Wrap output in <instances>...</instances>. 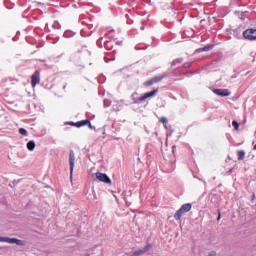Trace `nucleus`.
Here are the masks:
<instances>
[{
  "label": "nucleus",
  "mask_w": 256,
  "mask_h": 256,
  "mask_svg": "<svg viewBox=\"0 0 256 256\" xmlns=\"http://www.w3.org/2000/svg\"><path fill=\"white\" fill-rule=\"evenodd\" d=\"M180 210L183 211L184 213H189V211H191V204L187 203L182 205Z\"/></svg>",
  "instance_id": "obj_10"
},
{
  "label": "nucleus",
  "mask_w": 256,
  "mask_h": 256,
  "mask_svg": "<svg viewBox=\"0 0 256 256\" xmlns=\"http://www.w3.org/2000/svg\"><path fill=\"white\" fill-rule=\"evenodd\" d=\"M40 82H41V77L39 76V72L36 71V72L32 75V87H33V88L37 87V85H39Z\"/></svg>",
  "instance_id": "obj_7"
},
{
  "label": "nucleus",
  "mask_w": 256,
  "mask_h": 256,
  "mask_svg": "<svg viewBox=\"0 0 256 256\" xmlns=\"http://www.w3.org/2000/svg\"><path fill=\"white\" fill-rule=\"evenodd\" d=\"M220 219H221V215L218 216L217 221H219Z\"/></svg>",
  "instance_id": "obj_23"
},
{
  "label": "nucleus",
  "mask_w": 256,
  "mask_h": 256,
  "mask_svg": "<svg viewBox=\"0 0 256 256\" xmlns=\"http://www.w3.org/2000/svg\"><path fill=\"white\" fill-rule=\"evenodd\" d=\"M19 133L20 135H23L24 137H27L28 133L27 131L25 130V128H20L19 129Z\"/></svg>",
  "instance_id": "obj_15"
},
{
  "label": "nucleus",
  "mask_w": 256,
  "mask_h": 256,
  "mask_svg": "<svg viewBox=\"0 0 256 256\" xmlns=\"http://www.w3.org/2000/svg\"><path fill=\"white\" fill-rule=\"evenodd\" d=\"M179 63H183V59L178 58V59L174 60L172 65H179Z\"/></svg>",
  "instance_id": "obj_16"
},
{
  "label": "nucleus",
  "mask_w": 256,
  "mask_h": 256,
  "mask_svg": "<svg viewBox=\"0 0 256 256\" xmlns=\"http://www.w3.org/2000/svg\"><path fill=\"white\" fill-rule=\"evenodd\" d=\"M158 90H153L151 92H147L144 95L139 97V94L137 92H134L131 97L134 103H143V101H146V99H151V97H155L157 95Z\"/></svg>",
  "instance_id": "obj_1"
},
{
  "label": "nucleus",
  "mask_w": 256,
  "mask_h": 256,
  "mask_svg": "<svg viewBox=\"0 0 256 256\" xmlns=\"http://www.w3.org/2000/svg\"><path fill=\"white\" fill-rule=\"evenodd\" d=\"M211 49H213V45H208V46H205L202 51H211Z\"/></svg>",
  "instance_id": "obj_17"
},
{
  "label": "nucleus",
  "mask_w": 256,
  "mask_h": 256,
  "mask_svg": "<svg viewBox=\"0 0 256 256\" xmlns=\"http://www.w3.org/2000/svg\"><path fill=\"white\" fill-rule=\"evenodd\" d=\"M238 155V161H243V159H245V151L244 150H239L237 152Z\"/></svg>",
  "instance_id": "obj_12"
},
{
  "label": "nucleus",
  "mask_w": 256,
  "mask_h": 256,
  "mask_svg": "<svg viewBox=\"0 0 256 256\" xmlns=\"http://www.w3.org/2000/svg\"><path fill=\"white\" fill-rule=\"evenodd\" d=\"M69 165H70V179L73 177V170L75 169V152L73 150L69 153Z\"/></svg>",
  "instance_id": "obj_4"
},
{
  "label": "nucleus",
  "mask_w": 256,
  "mask_h": 256,
  "mask_svg": "<svg viewBox=\"0 0 256 256\" xmlns=\"http://www.w3.org/2000/svg\"><path fill=\"white\" fill-rule=\"evenodd\" d=\"M27 149L33 151L35 149V141L31 140L27 143Z\"/></svg>",
  "instance_id": "obj_13"
},
{
  "label": "nucleus",
  "mask_w": 256,
  "mask_h": 256,
  "mask_svg": "<svg viewBox=\"0 0 256 256\" xmlns=\"http://www.w3.org/2000/svg\"><path fill=\"white\" fill-rule=\"evenodd\" d=\"M160 121H161V123H167V119H166L165 117H162V118L160 119Z\"/></svg>",
  "instance_id": "obj_19"
},
{
  "label": "nucleus",
  "mask_w": 256,
  "mask_h": 256,
  "mask_svg": "<svg viewBox=\"0 0 256 256\" xmlns=\"http://www.w3.org/2000/svg\"><path fill=\"white\" fill-rule=\"evenodd\" d=\"M147 251H149V246H146L143 249L137 250L135 251L131 256H141V255H145V253H147Z\"/></svg>",
  "instance_id": "obj_9"
},
{
  "label": "nucleus",
  "mask_w": 256,
  "mask_h": 256,
  "mask_svg": "<svg viewBox=\"0 0 256 256\" xmlns=\"http://www.w3.org/2000/svg\"><path fill=\"white\" fill-rule=\"evenodd\" d=\"M89 124V120H82L80 122L77 123L78 127H83V125H87Z\"/></svg>",
  "instance_id": "obj_14"
},
{
  "label": "nucleus",
  "mask_w": 256,
  "mask_h": 256,
  "mask_svg": "<svg viewBox=\"0 0 256 256\" xmlns=\"http://www.w3.org/2000/svg\"><path fill=\"white\" fill-rule=\"evenodd\" d=\"M183 213H185L183 210H181V208L175 213L174 215V219L176 220H180L181 217H183Z\"/></svg>",
  "instance_id": "obj_11"
},
{
  "label": "nucleus",
  "mask_w": 256,
  "mask_h": 256,
  "mask_svg": "<svg viewBox=\"0 0 256 256\" xmlns=\"http://www.w3.org/2000/svg\"><path fill=\"white\" fill-rule=\"evenodd\" d=\"M92 177L93 181L97 179L98 181H101V183H106V185H111L112 183L111 178H109L105 173L97 172L93 174Z\"/></svg>",
  "instance_id": "obj_3"
},
{
  "label": "nucleus",
  "mask_w": 256,
  "mask_h": 256,
  "mask_svg": "<svg viewBox=\"0 0 256 256\" xmlns=\"http://www.w3.org/2000/svg\"><path fill=\"white\" fill-rule=\"evenodd\" d=\"M232 125H233L234 129H236V131L239 129V123L237 121H233Z\"/></svg>",
  "instance_id": "obj_18"
},
{
  "label": "nucleus",
  "mask_w": 256,
  "mask_h": 256,
  "mask_svg": "<svg viewBox=\"0 0 256 256\" xmlns=\"http://www.w3.org/2000/svg\"><path fill=\"white\" fill-rule=\"evenodd\" d=\"M243 35L245 39H248L249 41H255L256 29H247L244 31Z\"/></svg>",
  "instance_id": "obj_5"
},
{
  "label": "nucleus",
  "mask_w": 256,
  "mask_h": 256,
  "mask_svg": "<svg viewBox=\"0 0 256 256\" xmlns=\"http://www.w3.org/2000/svg\"><path fill=\"white\" fill-rule=\"evenodd\" d=\"M0 243H8L9 245H18V247L25 246V241L19 240L17 238H9L0 236Z\"/></svg>",
  "instance_id": "obj_2"
},
{
  "label": "nucleus",
  "mask_w": 256,
  "mask_h": 256,
  "mask_svg": "<svg viewBox=\"0 0 256 256\" xmlns=\"http://www.w3.org/2000/svg\"><path fill=\"white\" fill-rule=\"evenodd\" d=\"M254 151H256V144H254Z\"/></svg>",
  "instance_id": "obj_24"
},
{
  "label": "nucleus",
  "mask_w": 256,
  "mask_h": 256,
  "mask_svg": "<svg viewBox=\"0 0 256 256\" xmlns=\"http://www.w3.org/2000/svg\"><path fill=\"white\" fill-rule=\"evenodd\" d=\"M213 93L219 97H229V95H231L229 89H214Z\"/></svg>",
  "instance_id": "obj_6"
},
{
  "label": "nucleus",
  "mask_w": 256,
  "mask_h": 256,
  "mask_svg": "<svg viewBox=\"0 0 256 256\" xmlns=\"http://www.w3.org/2000/svg\"><path fill=\"white\" fill-rule=\"evenodd\" d=\"M64 37H68V32H65V33H64Z\"/></svg>",
  "instance_id": "obj_22"
},
{
  "label": "nucleus",
  "mask_w": 256,
  "mask_h": 256,
  "mask_svg": "<svg viewBox=\"0 0 256 256\" xmlns=\"http://www.w3.org/2000/svg\"><path fill=\"white\" fill-rule=\"evenodd\" d=\"M105 47H106L107 49H109V47H111V42H107V43L105 44Z\"/></svg>",
  "instance_id": "obj_20"
},
{
  "label": "nucleus",
  "mask_w": 256,
  "mask_h": 256,
  "mask_svg": "<svg viewBox=\"0 0 256 256\" xmlns=\"http://www.w3.org/2000/svg\"><path fill=\"white\" fill-rule=\"evenodd\" d=\"M165 77H166L165 74H162L160 76H156L152 80H149L148 82H146V85L151 86V85H153V83H159V81L165 79Z\"/></svg>",
  "instance_id": "obj_8"
},
{
  "label": "nucleus",
  "mask_w": 256,
  "mask_h": 256,
  "mask_svg": "<svg viewBox=\"0 0 256 256\" xmlns=\"http://www.w3.org/2000/svg\"><path fill=\"white\" fill-rule=\"evenodd\" d=\"M88 125H89L90 129H95V127H93V126L91 125V122H89Z\"/></svg>",
  "instance_id": "obj_21"
}]
</instances>
